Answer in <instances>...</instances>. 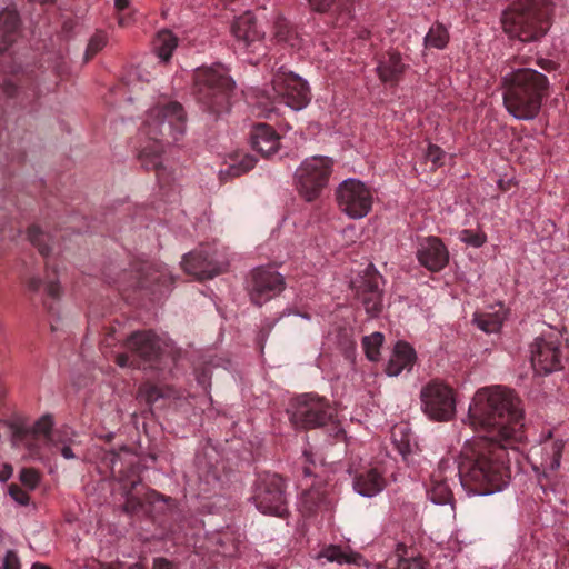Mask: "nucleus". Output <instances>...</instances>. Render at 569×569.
Masks as SVG:
<instances>
[{"instance_id":"obj_45","label":"nucleus","mask_w":569,"mask_h":569,"mask_svg":"<svg viewBox=\"0 0 569 569\" xmlns=\"http://www.w3.org/2000/svg\"><path fill=\"white\" fill-rule=\"evenodd\" d=\"M133 22V13L119 12L118 23L120 27H128Z\"/></svg>"},{"instance_id":"obj_4","label":"nucleus","mask_w":569,"mask_h":569,"mask_svg":"<svg viewBox=\"0 0 569 569\" xmlns=\"http://www.w3.org/2000/svg\"><path fill=\"white\" fill-rule=\"evenodd\" d=\"M553 4L549 0H516L505 12V32L521 42H535L551 27Z\"/></svg>"},{"instance_id":"obj_49","label":"nucleus","mask_w":569,"mask_h":569,"mask_svg":"<svg viewBox=\"0 0 569 569\" xmlns=\"http://www.w3.org/2000/svg\"><path fill=\"white\" fill-rule=\"evenodd\" d=\"M116 362L120 367H127L129 366V358L127 355L121 353L117 356Z\"/></svg>"},{"instance_id":"obj_3","label":"nucleus","mask_w":569,"mask_h":569,"mask_svg":"<svg viewBox=\"0 0 569 569\" xmlns=\"http://www.w3.org/2000/svg\"><path fill=\"white\" fill-rule=\"evenodd\" d=\"M503 104L518 120H532L549 96L548 78L530 68L518 69L503 78Z\"/></svg>"},{"instance_id":"obj_16","label":"nucleus","mask_w":569,"mask_h":569,"mask_svg":"<svg viewBox=\"0 0 569 569\" xmlns=\"http://www.w3.org/2000/svg\"><path fill=\"white\" fill-rule=\"evenodd\" d=\"M449 468V460L442 459L439 462L438 470L431 475L430 482L427 487L428 497L437 505H447L453 501V493L448 483V477L446 476V471Z\"/></svg>"},{"instance_id":"obj_12","label":"nucleus","mask_w":569,"mask_h":569,"mask_svg":"<svg viewBox=\"0 0 569 569\" xmlns=\"http://www.w3.org/2000/svg\"><path fill=\"white\" fill-rule=\"evenodd\" d=\"M382 277L371 263L365 269L363 274L351 281L357 301L371 318L378 317L382 311Z\"/></svg>"},{"instance_id":"obj_7","label":"nucleus","mask_w":569,"mask_h":569,"mask_svg":"<svg viewBox=\"0 0 569 569\" xmlns=\"http://www.w3.org/2000/svg\"><path fill=\"white\" fill-rule=\"evenodd\" d=\"M530 360L536 373L548 376L565 370L569 362V342L560 332H547L530 345Z\"/></svg>"},{"instance_id":"obj_27","label":"nucleus","mask_w":569,"mask_h":569,"mask_svg":"<svg viewBox=\"0 0 569 569\" xmlns=\"http://www.w3.org/2000/svg\"><path fill=\"white\" fill-rule=\"evenodd\" d=\"M29 289L37 292L43 289L47 296L52 299H58L61 295V287L54 271L47 272L44 280L40 278H32L29 281Z\"/></svg>"},{"instance_id":"obj_38","label":"nucleus","mask_w":569,"mask_h":569,"mask_svg":"<svg viewBox=\"0 0 569 569\" xmlns=\"http://www.w3.org/2000/svg\"><path fill=\"white\" fill-rule=\"evenodd\" d=\"M107 43V37L103 33H96L89 41L87 50H86V57L87 59L93 57L97 54L100 50L103 49V47Z\"/></svg>"},{"instance_id":"obj_32","label":"nucleus","mask_w":569,"mask_h":569,"mask_svg":"<svg viewBox=\"0 0 569 569\" xmlns=\"http://www.w3.org/2000/svg\"><path fill=\"white\" fill-rule=\"evenodd\" d=\"M28 239L38 248L41 254L47 256L50 252V247L48 246L50 237L42 232L38 227H31L28 230Z\"/></svg>"},{"instance_id":"obj_10","label":"nucleus","mask_w":569,"mask_h":569,"mask_svg":"<svg viewBox=\"0 0 569 569\" xmlns=\"http://www.w3.org/2000/svg\"><path fill=\"white\" fill-rule=\"evenodd\" d=\"M181 263L189 274L198 279H210L227 270L229 259L226 249L213 243L202 244L184 254Z\"/></svg>"},{"instance_id":"obj_54","label":"nucleus","mask_w":569,"mask_h":569,"mask_svg":"<svg viewBox=\"0 0 569 569\" xmlns=\"http://www.w3.org/2000/svg\"><path fill=\"white\" fill-rule=\"evenodd\" d=\"M398 432L403 433V427H396L392 431V437L396 438Z\"/></svg>"},{"instance_id":"obj_43","label":"nucleus","mask_w":569,"mask_h":569,"mask_svg":"<svg viewBox=\"0 0 569 569\" xmlns=\"http://www.w3.org/2000/svg\"><path fill=\"white\" fill-rule=\"evenodd\" d=\"M52 425V419L49 416H44L34 425V432L48 435Z\"/></svg>"},{"instance_id":"obj_52","label":"nucleus","mask_w":569,"mask_h":569,"mask_svg":"<svg viewBox=\"0 0 569 569\" xmlns=\"http://www.w3.org/2000/svg\"><path fill=\"white\" fill-rule=\"evenodd\" d=\"M274 110V106L272 104V107L268 108H263L260 113L264 114L266 117H270V113Z\"/></svg>"},{"instance_id":"obj_25","label":"nucleus","mask_w":569,"mask_h":569,"mask_svg":"<svg viewBox=\"0 0 569 569\" xmlns=\"http://www.w3.org/2000/svg\"><path fill=\"white\" fill-rule=\"evenodd\" d=\"M257 508L269 515H282V492L280 489H259L254 496Z\"/></svg>"},{"instance_id":"obj_17","label":"nucleus","mask_w":569,"mask_h":569,"mask_svg":"<svg viewBox=\"0 0 569 569\" xmlns=\"http://www.w3.org/2000/svg\"><path fill=\"white\" fill-rule=\"evenodd\" d=\"M352 486L359 495L373 497L383 490L386 480L377 468H365L355 472Z\"/></svg>"},{"instance_id":"obj_28","label":"nucleus","mask_w":569,"mask_h":569,"mask_svg":"<svg viewBox=\"0 0 569 569\" xmlns=\"http://www.w3.org/2000/svg\"><path fill=\"white\" fill-rule=\"evenodd\" d=\"M319 558H326L330 562L342 563H359L361 556L357 552H347L341 547L336 545H330L323 548Z\"/></svg>"},{"instance_id":"obj_14","label":"nucleus","mask_w":569,"mask_h":569,"mask_svg":"<svg viewBox=\"0 0 569 569\" xmlns=\"http://www.w3.org/2000/svg\"><path fill=\"white\" fill-rule=\"evenodd\" d=\"M239 49L257 52L262 46L263 32L259 30L254 17L250 12L238 17L231 27Z\"/></svg>"},{"instance_id":"obj_53","label":"nucleus","mask_w":569,"mask_h":569,"mask_svg":"<svg viewBox=\"0 0 569 569\" xmlns=\"http://www.w3.org/2000/svg\"><path fill=\"white\" fill-rule=\"evenodd\" d=\"M31 569H51L49 566L47 565H43V563H40V562H36L32 565Z\"/></svg>"},{"instance_id":"obj_9","label":"nucleus","mask_w":569,"mask_h":569,"mask_svg":"<svg viewBox=\"0 0 569 569\" xmlns=\"http://www.w3.org/2000/svg\"><path fill=\"white\" fill-rule=\"evenodd\" d=\"M421 409L435 421H450L456 415V392L439 379H432L420 390Z\"/></svg>"},{"instance_id":"obj_55","label":"nucleus","mask_w":569,"mask_h":569,"mask_svg":"<svg viewBox=\"0 0 569 569\" xmlns=\"http://www.w3.org/2000/svg\"><path fill=\"white\" fill-rule=\"evenodd\" d=\"M340 1H341V3H343V4H348L349 10H348L347 12H350V8H351V6H352V3H353V0H340Z\"/></svg>"},{"instance_id":"obj_24","label":"nucleus","mask_w":569,"mask_h":569,"mask_svg":"<svg viewBox=\"0 0 569 569\" xmlns=\"http://www.w3.org/2000/svg\"><path fill=\"white\" fill-rule=\"evenodd\" d=\"M563 448L565 441L562 439H555L549 435L540 443L541 466L545 469L557 470L560 467Z\"/></svg>"},{"instance_id":"obj_46","label":"nucleus","mask_w":569,"mask_h":569,"mask_svg":"<svg viewBox=\"0 0 569 569\" xmlns=\"http://www.w3.org/2000/svg\"><path fill=\"white\" fill-rule=\"evenodd\" d=\"M537 63L541 69L546 71H552L557 68V63L549 59H539Z\"/></svg>"},{"instance_id":"obj_26","label":"nucleus","mask_w":569,"mask_h":569,"mask_svg":"<svg viewBox=\"0 0 569 569\" xmlns=\"http://www.w3.org/2000/svg\"><path fill=\"white\" fill-rule=\"evenodd\" d=\"M177 46L178 38L170 30H161L154 38L153 51L162 62H167Z\"/></svg>"},{"instance_id":"obj_29","label":"nucleus","mask_w":569,"mask_h":569,"mask_svg":"<svg viewBox=\"0 0 569 569\" xmlns=\"http://www.w3.org/2000/svg\"><path fill=\"white\" fill-rule=\"evenodd\" d=\"M475 322L482 331L492 333L500 330L503 317L499 312L476 313Z\"/></svg>"},{"instance_id":"obj_18","label":"nucleus","mask_w":569,"mask_h":569,"mask_svg":"<svg viewBox=\"0 0 569 569\" xmlns=\"http://www.w3.org/2000/svg\"><path fill=\"white\" fill-rule=\"evenodd\" d=\"M127 346L133 355L150 361L158 357L161 341L151 332H136L129 338Z\"/></svg>"},{"instance_id":"obj_47","label":"nucleus","mask_w":569,"mask_h":569,"mask_svg":"<svg viewBox=\"0 0 569 569\" xmlns=\"http://www.w3.org/2000/svg\"><path fill=\"white\" fill-rule=\"evenodd\" d=\"M153 569H172V566L166 558H156L153 560Z\"/></svg>"},{"instance_id":"obj_6","label":"nucleus","mask_w":569,"mask_h":569,"mask_svg":"<svg viewBox=\"0 0 569 569\" xmlns=\"http://www.w3.org/2000/svg\"><path fill=\"white\" fill-rule=\"evenodd\" d=\"M196 84L201 94V101L214 113L229 110L230 97L234 81L222 64L199 68L196 71Z\"/></svg>"},{"instance_id":"obj_13","label":"nucleus","mask_w":569,"mask_h":569,"mask_svg":"<svg viewBox=\"0 0 569 569\" xmlns=\"http://www.w3.org/2000/svg\"><path fill=\"white\" fill-rule=\"evenodd\" d=\"M279 267L267 266L254 269L248 284L249 296L256 305H262L282 290L283 278Z\"/></svg>"},{"instance_id":"obj_44","label":"nucleus","mask_w":569,"mask_h":569,"mask_svg":"<svg viewBox=\"0 0 569 569\" xmlns=\"http://www.w3.org/2000/svg\"><path fill=\"white\" fill-rule=\"evenodd\" d=\"M305 465L302 467L305 477L313 476V468L316 467V461L312 458V453L308 450L303 451Z\"/></svg>"},{"instance_id":"obj_21","label":"nucleus","mask_w":569,"mask_h":569,"mask_svg":"<svg viewBox=\"0 0 569 569\" xmlns=\"http://www.w3.org/2000/svg\"><path fill=\"white\" fill-rule=\"evenodd\" d=\"M416 361V351L413 348L403 341H399L395 346L393 353L389 359L386 372L388 376L396 377L402 372V370H411Z\"/></svg>"},{"instance_id":"obj_1","label":"nucleus","mask_w":569,"mask_h":569,"mask_svg":"<svg viewBox=\"0 0 569 569\" xmlns=\"http://www.w3.org/2000/svg\"><path fill=\"white\" fill-rule=\"evenodd\" d=\"M468 420L480 436L467 441L458 456L460 483L473 495L500 491L510 479L508 448L525 439L520 399L501 386L482 388L469 406Z\"/></svg>"},{"instance_id":"obj_5","label":"nucleus","mask_w":569,"mask_h":569,"mask_svg":"<svg viewBox=\"0 0 569 569\" xmlns=\"http://www.w3.org/2000/svg\"><path fill=\"white\" fill-rule=\"evenodd\" d=\"M335 410L323 397L303 393L291 402L290 421L296 428L311 429L330 423L332 436L340 440L345 430L333 420Z\"/></svg>"},{"instance_id":"obj_11","label":"nucleus","mask_w":569,"mask_h":569,"mask_svg":"<svg viewBox=\"0 0 569 569\" xmlns=\"http://www.w3.org/2000/svg\"><path fill=\"white\" fill-rule=\"evenodd\" d=\"M339 209L349 218L361 219L366 217L372 207V192L361 181L347 179L336 190Z\"/></svg>"},{"instance_id":"obj_41","label":"nucleus","mask_w":569,"mask_h":569,"mask_svg":"<svg viewBox=\"0 0 569 569\" xmlns=\"http://www.w3.org/2000/svg\"><path fill=\"white\" fill-rule=\"evenodd\" d=\"M9 495L16 502H18L21 506H27L29 503L30 497L28 492L17 485H11L9 487Z\"/></svg>"},{"instance_id":"obj_51","label":"nucleus","mask_w":569,"mask_h":569,"mask_svg":"<svg viewBox=\"0 0 569 569\" xmlns=\"http://www.w3.org/2000/svg\"><path fill=\"white\" fill-rule=\"evenodd\" d=\"M160 395L156 391V389H152L150 393L147 396L148 401L156 400Z\"/></svg>"},{"instance_id":"obj_15","label":"nucleus","mask_w":569,"mask_h":569,"mask_svg":"<svg viewBox=\"0 0 569 569\" xmlns=\"http://www.w3.org/2000/svg\"><path fill=\"white\" fill-rule=\"evenodd\" d=\"M419 263L431 272H439L449 262V251L437 237H428L420 241L417 249Z\"/></svg>"},{"instance_id":"obj_48","label":"nucleus","mask_w":569,"mask_h":569,"mask_svg":"<svg viewBox=\"0 0 569 569\" xmlns=\"http://www.w3.org/2000/svg\"><path fill=\"white\" fill-rule=\"evenodd\" d=\"M130 6V0H114V8L118 12H124Z\"/></svg>"},{"instance_id":"obj_22","label":"nucleus","mask_w":569,"mask_h":569,"mask_svg":"<svg viewBox=\"0 0 569 569\" xmlns=\"http://www.w3.org/2000/svg\"><path fill=\"white\" fill-rule=\"evenodd\" d=\"M406 68L400 53L389 52L380 59L377 72L383 83L396 86L400 81Z\"/></svg>"},{"instance_id":"obj_39","label":"nucleus","mask_w":569,"mask_h":569,"mask_svg":"<svg viewBox=\"0 0 569 569\" xmlns=\"http://www.w3.org/2000/svg\"><path fill=\"white\" fill-rule=\"evenodd\" d=\"M321 500V493L317 490H305L302 495L303 508L309 512H313Z\"/></svg>"},{"instance_id":"obj_57","label":"nucleus","mask_w":569,"mask_h":569,"mask_svg":"<svg viewBox=\"0 0 569 569\" xmlns=\"http://www.w3.org/2000/svg\"><path fill=\"white\" fill-rule=\"evenodd\" d=\"M417 568H418V569H426V568H425L422 565H420V563H417Z\"/></svg>"},{"instance_id":"obj_36","label":"nucleus","mask_w":569,"mask_h":569,"mask_svg":"<svg viewBox=\"0 0 569 569\" xmlns=\"http://www.w3.org/2000/svg\"><path fill=\"white\" fill-rule=\"evenodd\" d=\"M310 6L319 11V12H326L330 10L332 7H335L339 11H348L349 7L348 4L341 3L340 0H308Z\"/></svg>"},{"instance_id":"obj_40","label":"nucleus","mask_w":569,"mask_h":569,"mask_svg":"<svg viewBox=\"0 0 569 569\" xmlns=\"http://www.w3.org/2000/svg\"><path fill=\"white\" fill-rule=\"evenodd\" d=\"M19 478L20 481L29 489H34L39 482V473L34 469H22Z\"/></svg>"},{"instance_id":"obj_20","label":"nucleus","mask_w":569,"mask_h":569,"mask_svg":"<svg viewBox=\"0 0 569 569\" xmlns=\"http://www.w3.org/2000/svg\"><path fill=\"white\" fill-rule=\"evenodd\" d=\"M251 146L264 157H270L280 148V137L264 123L256 126L251 133Z\"/></svg>"},{"instance_id":"obj_23","label":"nucleus","mask_w":569,"mask_h":569,"mask_svg":"<svg viewBox=\"0 0 569 569\" xmlns=\"http://www.w3.org/2000/svg\"><path fill=\"white\" fill-rule=\"evenodd\" d=\"M19 36V17L16 10L0 12V50L4 51Z\"/></svg>"},{"instance_id":"obj_30","label":"nucleus","mask_w":569,"mask_h":569,"mask_svg":"<svg viewBox=\"0 0 569 569\" xmlns=\"http://www.w3.org/2000/svg\"><path fill=\"white\" fill-rule=\"evenodd\" d=\"M448 41L449 33L441 23L432 26L425 37V46L428 48L443 49Z\"/></svg>"},{"instance_id":"obj_33","label":"nucleus","mask_w":569,"mask_h":569,"mask_svg":"<svg viewBox=\"0 0 569 569\" xmlns=\"http://www.w3.org/2000/svg\"><path fill=\"white\" fill-rule=\"evenodd\" d=\"M459 239L468 246L480 248L486 243L487 236L482 231L463 229L459 232Z\"/></svg>"},{"instance_id":"obj_56","label":"nucleus","mask_w":569,"mask_h":569,"mask_svg":"<svg viewBox=\"0 0 569 569\" xmlns=\"http://www.w3.org/2000/svg\"><path fill=\"white\" fill-rule=\"evenodd\" d=\"M10 84L6 83L4 90L8 94H12V91L9 89Z\"/></svg>"},{"instance_id":"obj_42","label":"nucleus","mask_w":569,"mask_h":569,"mask_svg":"<svg viewBox=\"0 0 569 569\" xmlns=\"http://www.w3.org/2000/svg\"><path fill=\"white\" fill-rule=\"evenodd\" d=\"M1 569H20L19 558L14 551L6 552Z\"/></svg>"},{"instance_id":"obj_35","label":"nucleus","mask_w":569,"mask_h":569,"mask_svg":"<svg viewBox=\"0 0 569 569\" xmlns=\"http://www.w3.org/2000/svg\"><path fill=\"white\" fill-rule=\"evenodd\" d=\"M397 551L398 557L395 560V563L392 562V559L388 560V563L391 566L386 569H411V563H417L419 560L416 557H411L410 559L405 558L403 553L406 552V546L403 545H399Z\"/></svg>"},{"instance_id":"obj_2","label":"nucleus","mask_w":569,"mask_h":569,"mask_svg":"<svg viewBox=\"0 0 569 569\" xmlns=\"http://www.w3.org/2000/svg\"><path fill=\"white\" fill-rule=\"evenodd\" d=\"M186 132V113L182 106L173 101H161L150 108L140 127L144 140L139 157L147 168L158 170L160 154L166 147L178 142Z\"/></svg>"},{"instance_id":"obj_19","label":"nucleus","mask_w":569,"mask_h":569,"mask_svg":"<svg viewBox=\"0 0 569 569\" xmlns=\"http://www.w3.org/2000/svg\"><path fill=\"white\" fill-rule=\"evenodd\" d=\"M311 99L308 83L293 72H287V107L303 109Z\"/></svg>"},{"instance_id":"obj_31","label":"nucleus","mask_w":569,"mask_h":569,"mask_svg":"<svg viewBox=\"0 0 569 569\" xmlns=\"http://www.w3.org/2000/svg\"><path fill=\"white\" fill-rule=\"evenodd\" d=\"M383 335L373 332L372 335L362 338V347L367 358L370 361H378L380 357V348L383 343Z\"/></svg>"},{"instance_id":"obj_37","label":"nucleus","mask_w":569,"mask_h":569,"mask_svg":"<svg viewBox=\"0 0 569 569\" xmlns=\"http://www.w3.org/2000/svg\"><path fill=\"white\" fill-rule=\"evenodd\" d=\"M256 166V159L252 156L246 154L238 163L230 166L229 171L232 176H240Z\"/></svg>"},{"instance_id":"obj_8","label":"nucleus","mask_w":569,"mask_h":569,"mask_svg":"<svg viewBox=\"0 0 569 569\" xmlns=\"http://www.w3.org/2000/svg\"><path fill=\"white\" fill-rule=\"evenodd\" d=\"M332 159L323 156L307 158L295 172L296 187L307 201L317 199L332 173Z\"/></svg>"},{"instance_id":"obj_34","label":"nucleus","mask_w":569,"mask_h":569,"mask_svg":"<svg viewBox=\"0 0 569 569\" xmlns=\"http://www.w3.org/2000/svg\"><path fill=\"white\" fill-rule=\"evenodd\" d=\"M425 157L427 161L431 162L430 170L436 171L445 164L446 152L439 146L430 143Z\"/></svg>"},{"instance_id":"obj_50","label":"nucleus","mask_w":569,"mask_h":569,"mask_svg":"<svg viewBox=\"0 0 569 569\" xmlns=\"http://www.w3.org/2000/svg\"><path fill=\"white\" fill-rule=\"evenodd\" d=\"M61 455L66 459H73L74 458V453H73L72 449L69 446H64L61 449Z\"/></svg>"}]
</instances>
